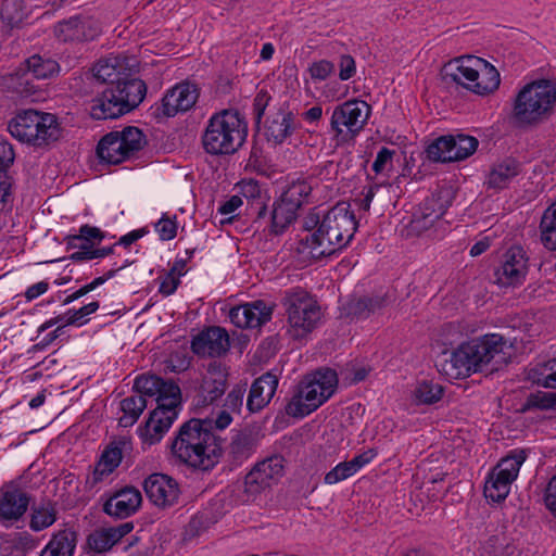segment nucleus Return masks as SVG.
Segmentation results:
<instances>
[{"label": "nucleus", "instance_id": "obj_56", "mask_svg": "<svg viewBox=\"0 0 556 556\" xmlns=\"http://www.w3.org/2000/svg\"><path fill=\"white\" fill-rule=\"evenodd\" d=\"M270 100H271V97L265 90H261L256 94V97L254 99V103H253V110H254L255 119L257 123H260L262 117L264 116L266 109L269 106Z\"/></svg>", "mask_w": 556, "mask_h": 556}, {"label": "nucleus", "instance_id": "obj_15", "mask_svg": "<svg viewBox=\"0 0 556 556\" xmlns=\"http://www.w3.org/2000/svg\"><path fill=\"white\" fill-rule=\"evenodd\" d=\"M148 498L160 508L177 504L180 490L177 481L164 473H153L143 483Z\"/></svg>", "mask_w": 556, "mask_h": 556}, {"label": "nucleus", "instance_id": "obj_22", "mask_svg": "<svg viewBox=\"0 0 556 556\" xmlns=\"http://www.w3.org/2000/svg\"><path fill=\"white\" fill-rule=\"evenodd\" d=\"M200 90L197 85L189 81L173 87L162 99L163 113L175 116L178 112L190 110L198 101Z\"/></svg>", "mask_w": 556, "mask_h": 556}, {"label": "nucleus", "instance_id": "obj_9", "mask_svg": "<svg viewBox=\"0 0 556 556\" xmlns=\"http://www.w3.org/2000/svg\"><path fill=\"white\" fill-rule=\"evenodd\" d=\"M283 305L288 315V334L294 340L306 338L319 324L323 313L317 301L306 291L289 293Z\"/></svg>", "mask_w": 556, "mask_h": 556}, {"label": "nucleus", "instance_id": "obj_16", "mask_svg": "<svg viewBox=\"0 0 556 556\" xmlns=\"http://www.w3.org/2000/svg\"><path fill=\"white\" fill-rule=\"evenodd\" d=\"M528 273V257L520 247L510 248L496 269V281L504 287L521 285Z\"/></svg>", "mask_w": 556, "mask_h": 556}, {"label": "nucleus", "instance_id": "obj_21", "mask_svg": "<svg viewBox=\"0 0 556 556\" xmlns=\"http://www.w3.org/2000/svg\"><path fill=\"white\" fill-rule=\"evenodd\" d=\"M229 346V336L220 327H210L201 331L191 343L192 351L203 357H218L225 354Z\"/></svg>", "mask_w": 556, "mask_h": 556}, {"label": "nucleus", "instance_id": "obj_33", "mask_svg": "<svg viewBox=\"0 0 556 556\" xmlns=\"http://www.w3.org/2000/svg\"><path fill=\"white\" fill-rule=\"evenodd\" d=\"M479 556H521V551L513 540L492 535L482 544Z\"/></svg>", "mask_w": 556, "mask_h": 556}, {"label": "nucleus", "instance_id": "obj_52", "mask_svg": "<svg viewBox=\"0 0 556 556\" xmlns=\"http://www.w3.org/2000/svg\"><path fill=\"white\" fill-rule=\"evenodd\" d=\"M394 150H390L383 147L377 154L376 160L372 164V170L378 174H383L392 169Z\"/></svg>", "mask_w": 556, "mask_h": 556}, {"label": "nucleus", "instance_id": "obj_13", "mask_svg": "<svg viewBox=\"0 0 556 556\" xmlns=\"http://www.w3.org/2000/svg\"><path fill=\"white\" fill-rule=\"evenodd\" d=\"M370 114V106L359 100L346 101L337 106L331 116V128L337 135L342 134L343 127L351 136L358 134Z\"/></svg>", "mask_w": 556, "mask_h": 556}, {"label": "nucleus", "instance_id": "obj_62", "mask_svg": "<svg viewBox=\"0 0 556 556\" xmlns=\"http://www.w3.org/2000/svg\"><path fill=\"white\" fill-rule=\"evenodd\" d=\"M376 456V452L374 450H368L350 460L354 471L357 472L362 467L369 464L374 457Z\"/></svg>", "mask_w": 556, "mask_h": 556}, {"label": "nucleus", "instance_id": "obj_5", "mask_svg": "<svg viewBox=\"0 0 556 556\" xmlns=\"http://www.w3.org/2000/svg\"><path fill=\"white\" fill-rule=\"evenodd\" d=\"M556 108V86L547 79L525 85L513 103V118L522 126H534L548 119Z\"/></svg>", "mask_w": 556, "mask_h": 556}, {"label": "nucleus", "instance_id": "obj_26", "mask_svg": "<svg viewBox=\"0 0 556 556\" xmlns=\"http://www.w3.org/2000/svg\"><path fill=\"white\" fill-rule=\"evenodd\" d=\"M132 529L134 526L131 522H125L116 527L97 529L89 535L88 544L92 551L97 553H104Z\"/></svg>", "mask_w": 556, "mask_h": 556}, {"label": "nucleus", "instance_id": "obj_28", "mask_svg": "<svg viewBox=\"0 0 556 556\" xmlns=\"http://www.w3.org/2000/svg\"><path fill=\"white\" fill-rule=\"evenodd\" d=\"M258 441V431L252 428H244L232 437L229 453L235 460L242 462L252 455Z\"/></svg>", "mask_w": 556, "mask_h": 556}, {"label": "nucleus", "instance_id": "obj_17", "mask_svg": "<svg viewBox=\"0 0 556 556\" xmlns=\"http://www.w3.org/2000/svg\"><path fill=\"white\" fill-rule=\"evenodd\" d=\"M265 136L268 141L281 144L295 130V116L286 103L269 109L264 124Z\"/></svg>", "mask_w": 556, "mask_h": 556}, {"label": "nucleus", "instance_id": "obj_48", "mask_svg": "<svg viewBox=\"0 0 556 556\" xmlns=\"http://www.w3.org/2000/svg\"><path fill=\"white\" fill-rule=\"evenodd\" d=\"M161 378L154 375H142L136 378L134 389L137 391V395H149L153 396L159 391Z\"/></svg>", "mask_w": 556, "mask_h": 556}, {"label": "nucleus", "instance_id": "obj_64", "mask_svg": "<svg viewBox=\"0 0 556 556\" xmlns=\"http://www.w3.org/2000/svg\"><path fill=\"white\" fill-rule=\"evenodd\" d=\"M242 204L241 198L238 195L231 197L228 201H226L224 204H222L218 208V212L222 215H229L233 213L238 207H240Z\"/></svg>", "mask_w": 556, "mask_h": 556}, {"label": "nucleus", "instance_id": "obj_25", "mask_svg": "<svg viewBox=\"0 0 556 556\" xmlns=\"http://www.w3.org/2000/svg\"><path fill=\"white\" fill-rule=\"evenodd\" d=\"M177 417V412L164 408H155L146 422L142 430V438L146 443L152 445L159 442L164 433L170 428Z\"/></svg>", "mask_w": 556, "mask_h": 556}, {"label": "nucleus", "instance_id": "obj_50", "mask_svg": "<svg viewBox=\"0 0 556 556\" xmlns=\"http://www.w3.org/2000/svg\"><path fill=\"white\" fill-rule=\"evenodd\" d=\"M355 473L356 472L354 471V468L352 467L350 460L343 462L338 464L325 476V482L327 484H334L352 477Z\"/></svg>", "mask_w": 556, "mask_h": 556}, {"label": "nucleus", "instance_id": "obj_6", "mask_svg": "<svg viewBox=\"0 0 556 556\" xmlns=\"http://www.w3.org/2000/svg\"><path fill=\"white\" fill-rule=\"evenodd\" d=\"M445 81L459 85L476 94L494 92L501 84L497 70L480 58L465 55L447 62L442 68Z\"/></svg>", "mask_w": 556, "mask_h": 556}, {"label": "nucleus", "instance_id": "obj_55", "mask_svg": "<svg viewBox=\"0 0 556 556\" xmlns=\"http://www.w3.org/2000/svg\"><path fill=\"white\" fill-rule=\"evenodd\" d=\"M334 65L327 60H320L314 62L309 68V75L313 79L325 80L327 79L333 72Z\"/></svg>", "mask_w": 556, "mask_h": 556}, {"label": "nucleus", "instance_id": "obj_42", "mask_svg": "<svg viewBox=\"0 0 556 556\" xmlns=\"http://www.w3.org/2000/svg\"><path fill=\"white\" fill-rule=\"evenodd\" d=\"M114 134L118 135V139L129 157L141 150L147 142L146 136L137 127L129 126L122 131H114Z\"/></svg>", "mask_w": 556, "mask_h": 556}, {"label": "nucleus", "instance_id": "obj_61", "mask_svg": "<svg viewBox=\"0 0 556 556\" xmlns=\"http://www.w3.org/2000/svg\"><path fill=\"white\" fill-rule=\"evenodd\" d=\"M14 161V151L10 143L0 138V166L8 167Z\"/></svg>", "mask_w": 556, "mask_h": 556}, {"label": "nucleus", "instance_id": "obj_38", "mask_svg": "<svg viewBox=\"0 0 556 556\" xmlns=\"http://www.w3.org/2000/svg\"><path fill=\"white\" fill-rule=\"evenodd\" d=\"M540 239L549 251H556V201L549 205L540 223Z\"/></svg>", "mask_w": 556, "mask_h": 556}, {"label": "nucleus", "instance_id": "obj_46", "mask_svg": "<svg viewBox=\"0 0 556 556\" xmlns=\"http://www.w3.org/2000/svg\"><path fill=\"white\" fill-rule=\"evenodd\" d=\"M428 157L435 162H453L452 138L443 136L434 140L427 149Z\"/></svg>", "mask_w": 556, "mask_h": 556}, {"label": "nucleus", "instance_id": "obj_10", "mask_svg": "<svg viewBox=\"0 0 556 556\" xmlns=\"http://www.w3.org/2000/svg\"><path fill=\"white\" fill-rule=\"evenodd\" d=\"M525 460L526 454L521 450L514 451L502 458L484 483V496L495 503L504 501L509 494L510 485L517 479Z\"/></svg>", "mask_w": 556, "mask_h": 556}, {"label": "nucleus", "instance_id": "obj_4", "mask_svg": "<svg viewBox=\"0 0 556 556\" xmlns=\"http://www.w3.org/2000/svg\"><path fill=\"white\" fill-rule=\"evenodd\" d=\"M356 229L357 222L350 204L339 202L323 214L319 227L302 240L303 251L313 258L331 255L352 240Z\"/></svg>", "mask_w": 556, "mask_h": 556}, {"label": "nucleus", "instance_id": "obj_39", "mask_svg": "<svg viewBox=\"0 0 556 556\" xmlns=\"http://www.w3.org/2000/svg\"><path fill=\"white\" fill-rule=\"evenodd\" d=\"M75 546L76 533L72 530L65 529L55 533L41 553L48 555L55 553L63 556H73Z\"/></svg>", "mask_w": 556, "mask_h": 556}, {"label": "nucleus", "instance_id": "obj_23", "mask_svg": "<svg viewBox=\"0 0 556 556\" xmlns=\"http://www.w3.org/2000/svg\"><path fill=\"white\" fill-rule=\"evenodd\" d=\"M142 502L141 493L134 486H125L115 492L103 506V510L117 518H126L135 514Z\"/></svg>", "mask_w": 556, "mask_h": 556}, {"label": "nucleus", "instance_id": "obj_51", "mask_svg": "<svg viewBox=\"0 0 556 556\" xmlns=\"http://www.w3.org/2000/svg\"><path fill=\"white\" fill-rule=\"evenodd\" d=\"M113 252V248L92 249L91 245L84 243L80 251L74 252L70 258L76 262L104 257Z\"/></svg>", "mask_w": 556, "mask_h": 556}, {"label": "nucleus", "instance_id": "obj_12", "mask_svg": "<svg viewBox=\"0 0 556 556\" xmlns=\"http://www.w3.org/2000/svg\"><path fill=\"white\" fill-rule=\"evenodd\" d=\"M59 72V64L50 59L35 54L21 65L16 72L17 86L21 93L31 94L36 92L38 86H35L33 78L47 79Z\"/></svg>", "mask_w": 556, "mask_h": 556}, {"label": "nucleus", "instance_id": "obj_43", "mask_svg": "<svg viewBox=\"0 0 556 556\" xmlns=\"http://www.w3.org/2000/svg\"><path fill=\"white\" fill-rule=\"evenodd\" d=\"M55 520V506L50 502L42 503L34 507L30 520V528L35 531H40L53 525Z\"/></svg>", "mask_w": 556, "mask_h": 556}, {"label": "nucleus", "instance_id": "obj_8", "mask_svg": "<svg viewBox=\"0 0 556 556\" xmlns=\"http://www.w3.org/2000/svg\"><path fill=\"white\" fill-rule=\"evenodd\" d=\"M247 125L236 111L214 114L202 136L204 150L212 155L235 153L245 141Z\"/></svg>", "mask_w": 556, "mask_h": 556}, {"label": "nucleus", "instance_id": "obj_2", "mask_svg": "<svg viewBox=\"0 0 556 556\" xmlns=\"http://www.w3.org/2000/svg\"><path fill=\"white\" fill-rule=\"evenodd\" d=\"M212 419H190L172 443L175 458L193 468L208 470L223 454V441L213 431Z\"/></svg>", "mask_w": 556, "mask_h": 556}, {"label": "nucleus", "instance_id": "obj_1", "mask_svg": "<svg viewBox=\"0 0 556 556\" xmlns=\"http://www.w3.org/2000/svg\"><path fill=\"white\" fill-rule=\"evenodd\" d=\"M136 67V59L121 55L100 60L93 66V77L108 87L92 100V118H117L141 103L147 87L143 80L134 76Z\"/></svg>", "mask_w": 556, "mask_h": 556}, {"label": "nucleus", "instance_id": "obj_31", "mask_svg": "<svg viewBox=\"0 0 556 556\" xmlns=\"http://www.w3.org/2000/svg\"><path fill=\"white\" fill-rule=\"evenodd\" d=\"M97 153L102 161L109 164H119L129 159L118 139V135L114 131L105 135L100 140Z\"/></svg>", "mask_w": 556, "mask_h": 556}, {"label": "nucleus", "instance_id": "obj_11", "mask_svg": "<svg viewBox=\"0 0 556 556\" xmlns=\"http://www.w3.org/2000/svg\"><path fill=\"white\" fill-rule=\"evenodd\" d=\"M53 33L59 41L81 43L96 39L101 28L92 17L75 15L56 23Z\"/></svg>", "mask_w": 556, "mask_h": 556}, {"label": "nucleus", "instance_id": "obj_32", "mask_svg": "<svg viewBox=\"0 0 556 556\" xmlns=\"http://www.w3.org/2000/svg\"><path fill=\"white\" fill-rule=\"evenodd\" d=\"M245 389L242 387H235L227 395L225 401V409L220 410L217 417L212 420L216 429L223 430L227 428L231 421V413H239L243 405Z\"/></svg>", "mask_w": 556, "mask_h": 556}, {"label": "nucleus", "instance_id": "obj_14", "mask_svg": "<svg viewBox=\"0 0 556 556\" xmlns=\"http://www.w3.org/2000/svg\"><path fill=\"white\" fill-rule=\"evenodd\" d=\"M28 494L14 482H7L0 488V522L10 526L20 520L27 511Z\"/></svg>", "mask_w": 556, "mask_h": 556}, {"label": "nucleus", "instance_id": "obj_27", "mask_svg": "<svg viewBox=\"0 0 556 556\" xmlns=\"http://www.w3.org/2000/svg\"><path fill=\"white\" fill-rule=\"evenodd\" d=\"M35 122H37V111L26 110L18 113L9 122L8 130L21 142L35 146V140L40 138L38 132H34Z\"/></svg>", "mask_w": 556, "mask_h": 556}, {"label": "nucleus", "instance_id": "obj_19", "mask_svg": "<svg viewBox=\"0 0 556 556\" xmlns=\"http://www.w3.org/2000/svg\"><path fill=\"white\" fill-rule=\"evenodd\" d=\"M283 473V458L273 456L258 463L244 478V490L256 494L269 486L270 483Z\"/></svg>", "mask_w": 556, "mask_h": 556}, {"label": "nucleus", "instance_id": "obj_29", "mask_svg": "<svg viewBox=\"0 0 556 556\" xmlns=\"http://www.w3.org/2000/svg\"><path fill=\"white\" fill-rule=\"evenodd\" d=\"M34 132H38V140H35V147L48 146L58 141L62 137V129L55 115L37 111V122H35Z\"/></svg>", "mask_w": 556, "mask_h": 556}, {"label": "nucleus", "instance_id": "obj_30", "mask_svg": "<svg viewBox=\"0 0 556 556\" xmlns=\"http://www.w3.org/2000/svg\"><path fill=\"white\" fill-rule=\"evenodd\" d=\"M518 173V163L513 159H505L492 166L485 182L489 188L503 189Z\"/></svg>", "mask_w": 556, "mask_h": 556}, {"label": "nucleus", "instance_id": "obj_49", "mask_svg": "<svg viewBox=\"0 0 556 556\" xmlns=\"http://www.w3.org/2000/svg\"><path fill=\"white\" fill-rule=\"evenodd\" d=\"M526 406L528 408H540V409H549L556 406V394L547 393V392H536L530 394L527 399Z\"/></svg>", "mask_w": 556, "mask_h": 556}, {"label": "nucleus", "instance_id": "obj_24", "mask_svg": "<svg viewBox=\"0 0 556 556\" xmlns=\"http://www.w3.org/2000/svg\"><path fill=\"white\" fill-rule=\"evenodd\" d=\"M278 386V378L271 372L258 377L251 386L247 400L248 409L252 413L263 409L273 399Z\"/></svg>", "mask_w": 556, "mask_h": 556}, {"label": "nucleus", "instance_id": "obj_44", "mask_svg": "<svg viewBox=\"0 0 556 556\" xmlns=\"http://www.w3.org/2000/svg\"><path fill=\"white\" fill-rule=\"evenodd\" d=\"M453 162L462 161L472 155L479 144L477 138L467 135L451 136Z\"/></svg>", "mask_w": 556, "mask_h": 556}, {"label": "nucleus", "instance_id": "obj_54", "mask_svg": "<svg viewBox=\"0 0 556 556\" xmlns=\"http://www.w3.org/2000/svg\"><path fill=\"white\" fill-rule=\"evenodd\" d=\"M99 307H100L99 302L93 301L76 311L68 312L66 325H83V324H85L86 320L83 321V318L87 317L90 314L96 313L99 309Z\"/></svg>", "mask_w": 556, "mask_h": 556}, {"label": "nucleus", "instance_id": "obj_58", "mask_svg": "<svg viewBox=\"0 0 556 556\" xmlns=\"http://www.w3.org/2000/svg\"><path fill=\"white\" fill-rule=\"evenodd\" d=\"M368 305H370L369 299H367V296H363L353 300L349 305V309L352 315L358 318H366L370 315Z\"/></svg>", "mask_w": 556, "mask_h": 556}, {"label": "nucleus", "instance_id": "obj_34", "mask_svg": "<svg viewBox=\"0 0 556 556\" xmlns=\"http://www.w3.org/2000/svg\"><path fill=\"white\" fill-rule=\"evenodd\" d=\"M121 444L125 446L126 442L112 443L103 451L93 471L96 481L102 480L119 465L123 455Z\"/></svg>", "mask_w": 556, "mask_h": 556}, {"label": "nucleus", "instance_id": "obj_40", "mask_svg": "<svg viewBox=\"0 0 556 556\" xmlns=\"http://www.w3.org/2000/svg\"><path fill=\"white\" fill-rule=\"evenodd\" d=\"M146 407L147 401L142 395L135 394L124 399L121 402L123 416L119 417V425L123 427L132 426L138 420Z\"/></svg>", "mask_w": 556, "mask_h": 556}, {"label": "nucleus", "instance_id": "obj_18", "mask_svg": "<svg viewBox=\"0 0 556 556\" xmlns=\"http://www.w3.org/2000/svg\"><path fill=\"white\" fill-rule=\"evenodd\" d=\"M227 377L228 372L220 363H210L195 396L197 405L207 406L219 399L227 389Z\"/></svg>", "mask_w": 556, "mask_h": 556}, {"label": "nucleus", "instance_id": "obj_59", "mask_svg": "<svg viewBox=\"0 0 556 556\" xmlns=\"http://www.w3.org/2000/svg\"><path fill=\"white\" fill-rule=\"evenodd\" d=\"M355 74V61L351 55H342L340 59V73L341 80H348Z\"/></svg>", "mask_w": 556, "mask_h": 556}, {"label": "nucleus", "instance_id": "obj_20", "mask_svg": "<svg viewBox=\"0 0 556 556\" xmlns=\"http://www.w3.org/2000/svg\"><path fill=\"white\" fill-rule=\"evenodd\" d=\"M273 306L264 301H254L232 307L229 311L230 321L238 328H257L270 320Z\"/></svg>", "mask_w": 556, "mask_h": 556}, {"label": "nucleus", "instance_id": "obj_45", "mask_svg": "<svg viewBox=\"0 0 556 556\" xmlns=\"http://www.w3.org/2000/svg\"><path fill=\"white\" fill-rule=\"evenodd\" d=\"M24 2L23 0H2L0 5L1 21L8 27L17 26L24 18Z\"/></svg>", "mask_w": 556, "mask_h": 556}, {"label": "nucleus", "instance_id": "obj_63", "mask_svg": "<svg viewBox=\"0 0 556 556\" xmlns=\"http://www.w3.org/2000/svg\"><path fill=\"white\" fill-rule=\"evenodd\" d=\"M48 288H49L48 282H46V281L37 282V283L30 286L29 288H27V290L25 292V298L27 299V301H33V300L37 299L39 295L46 293Z\"/></svg>", "mask_w": 556, "mask_h": 556}, {"label": "nucleus", "instance_id": "obj_35", "mask_svg": "<svg viewBox=\"0 0 556 556\" xmlns=\"http://www.w3.org/2000/svg\"><path fill=\"white\" fill-rule=\"evenodd\" d=\"M444 394V388L431 380L418 381L412 391V401L416 405H432Z\"/></svg>", "mask_w": 556, "mask_h": 556}, {"label": "nucleus", "instance_id": "obj_47", "mask_svg": "<svg viewBox=\"0 0 556 556\" xmlns=\"http://www.w3.org/2000/svg\"><path fill=\"white\" fill-rule=\"evenodd\" d=\"M312 191V187L304 180L294 181L288 186L281 198L300 208Z\"/></svg>", "mask_w": 556, "mask_h": 556}, {"label": "nucleus", "instance_id": "obj_60", "mask_svg": "<svg viewBox=\"0 0 556 556\" xmlns=\"http://www.w3.org/2000/svg\"><path fill=\"white\" fill-rule=\"evenodd\" d=\"M78 235L81 239V244L87 243V245H90V242L93 240H101L103 237L99 228L88 225L81 226Z\"/></svg>", "mask_w": 556, "mask_h": 556}, {"label": "nucleus", "instance_id": "obj_37", "mask_svg": "<svg viewBox=\"0 0 556 556\" xmlns=\"http://www.w3.org/2000/svg\"><path fill=\"white\" fill-rule=\"evenodd\" d=\"M298 207L282 198L274 205L271 212V231L281 233L296 218Z\"/></svg>", "mask_w": 556, "mask_h": 556}, {"label": "nucleus", "instance_id": "obj_7", "mask_svg": "<svg viewBox=\"0 0 556 556\" xmlns=\"http://www.w3.org/2000/svg\"><path fill=\"white\" fill-rule=\"evenodd\" d=\"M337 386V372L330 368L306 375L296 386L286 406L287 414L292 417H304L311 414L334 393Z\"/></svg>", "mask_w": 556, "mask_h": 556}, {"label": "nucleus", "instance_id": "obj_3", "mask_svg": "<svg viewBox=\"0 0 556 556\" xmlns=\"http://www.w3.org/2000/svg\"><path fill=\"white\" fill-rule=\"evenodd\" d=\"M511 345L498 333L463 343L445 359L442 365L444 374L452 379H460L482 370L492 364L491 370H497L507 363L506 350Z\"/></svg>", "mask_w": 556, "mask_h": 556}, {"label": "nucleus", "instance_id": "obj_57", "mask_svg": "<svg viewBox=\"0 0 556 556\" xmlns=\"http://www.w3.org/2000/svg\"><path fill=\"white\" fill-rule=\"evenodd\" d=\"M544 504L556 517V473L549 479L544 492Z\"/></svg>", "mask_w": 556, "mask_h": 556}, {"label": "nucleus", "instance_id": "obj_41", "mask_svg": "<svg viewBox=\"0 0 556 556\" xmlns=\"http://www.w3.org/2000/svg\"><path fill=\"white\" fill-rule=\"evenodd\" d=\"M155 395L157 408L177 412L181 394L179 387L175 382L161 379L159 391Z\"/></svg>", "mask_w": 556, "mask_h": 556}, {"label": "nucleus", "instance_id": "obj_53", "mask_svg": "<svg viewBox=\"0 0 556 556\" xmlns=\"http://www.w3.org/2000/svg\"><path fill=\"white\" fill-rule=\"evenodd\" d=\"M155 231L159 233L161 240H172L177 235L176 218H170L166 214L155 224Z\"/></svg>", "mask_w": 556, "mask_h": 556}, {"label": "nucleus", "instance_id": "obj_36", "mask_svg": "<svg viewBox=\"0 0 556 556\" xmlns=\"http://www.w3.org/2000/svg\"><path fill=\"white\" fill-rule=\"evenodd\" d=\"M434 204L435 201L433 199L427 201L420 214H416L412 219L410 228L417 235H421L422 232L431 229L444 214L442 207L434 210Z\"/></svg>", "mask_w": 556, "mask_h": 556}]
</instances>
